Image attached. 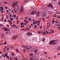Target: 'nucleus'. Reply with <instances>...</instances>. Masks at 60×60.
I'll return each instance as SVG.
<instances>
[{
  "mask_svg": "<svg viewBox=\"0 0 60 60\" xmlns=\"http://www.w3.org/2000/svg\"><path fill=\"white\" fill-rule=\"evenodd\" d=\"M49 44H50V45L52 44L53 45H56V41L55 40H51Z\"/></svg>",
  "mask_w": 60,
  "mask_h": 60,
  "instance_id": "f257e3e1",
  "label": "nucleus"
},
{
  "mask_svg": "<svg viewBox=\"0 0 60 60\" xmlns=\"http://www.w3.org/2000/svg\"><path fill=\"white\" fill-rule=\"evenodd\" d=\"M20 13H21V12L24 11V8H23V7L22 6L21 7L20 9Z\"/></svg>",
  "mask_w": 60,
  "mask_h": 60,
  "instance_id": "f03ea898",
  "label": "nucleus"
},
{
  "mask_svg": "<svg viewBox=\"0 0 60 60\" xmlns=\"http://www.w3.org/2000/svg\"><path fill=\"white\" fill-rule=\"evenodd\" d=\"M36 11H32L31 12H30V14L31 15H34V14H35V13H36Z\"/></svg>",
  "mask_w": 60,
  "mask_h": 60,
  "instance_id": "7ed1b4c3",
  "label": "nucleus"
},
{
  "mask_svg": "<svg viewBox=\"0 0 60 60\" xmlns=\"http://www.w3.org/2000/svg\"><path fill=\"white\" fill-rule=\"evenodd\" d=\"M37 16L39 17L40 16V12L38 11L36 13Z\"/></svg>",
  "mask_w": 60,
  "mask_h": 60,
  "instance_id": "20e7f679",
  "label": "nucleus"
},
{
  "mask_svg": "<svg viewBox=\"0 0 60 60\" xmlns=\"http://www.w3.org/2000/svg\"><path fill=\"white\" fill-rule=\"evenodd\" d=\"M18 38V36L17 35L14 36L13 38V40H16V38Z\"/></svg>",
  "mask_w": 60,
  "mask_h": 60,
  "instance_id": "39448f33",
  "label": "nucleus"
},
{
  "mask_svg": "<svg viewBox=\"0 0 60 60\" xmlns=\"http://www.w3.org/2000/svg\"><path fill=\"white\" fill-rule=\"evenodd\" d=\"M27 35L30 36L32 35V33L30 32H28L27 33Z\"/></svg>",
  "mask_w": 60,
  "mask_h": 60,
  "instance_id": "423d86ee",
  "label": "nucleus"
},
{
  "mask_svg": "<svg viewBox=\"0 0 60 60\" xmlns=\"http://www.w3.org/2000/svg\"><path fill=\"white\" fill-rule=\"evenodd\" d=\"M46 15H47V13H44L42 14V16L43 17H44L46 16Z\"/></svg>",
  "mask_w": 60,
  "mask_h": 60,
  "instance_id": "0eeeda50",
  "label": "nucleus"
},
{
  "mask_svg": "<svg viewBox=\"0 0 60 60\" xmlns=\"http://www.w3.org/2000/svg\"><path fill=\"white\" fill-rule=\"evenodd\" d=\"M17 4V2H16L15 3H14L12 4V5L13 7H14L16 4Z\"/></svg>",
  "mask_w": 60,
  "mask_h": 60,
  "instance_id": "6e6552de",
  "label": "nucleus"
},
{
  "mask_svg": "<svg viewBox=\"0 0 60 60\" xmlns=\"http://www.w3.org/2000/svg\"><path fill=\"white\" fill-rule=\"evenodd\" d=\"M48 7H52V5L50 4L48 5Z\"/></svg>",
  "mask_w": 60,
  "mask_h": 60,
  "instance_id": "1a4fd4ad",
  "label": "nucleus"
},
{
  "mask_svg": "<svg viewBox=\"0 0 60 60\" xmlns=\"http://www.w3.org/2000/svg\"><path fill=\"white\" fill-rule=\"evenodd\" d=\"M27 23H28V21H27L26 22L24 25H26Z\"/></svg>",
  "mask_w": 60,
  "mask_h": 60,
  "instance_id": "9d476101",
  "label": "nucleus"
},
{
  "mask_svg": "<svg viewBox=\"0 0 60 60\" xmlns=\"http://www.w3.org/2000/svg\"><path fill=\"white\" fill-rule=\"evenodd\" d=\"M3 3H4V4H7L8 3V2H3Z\"/></svg>",
  "mask_w": 60,
  "mask_h": 60,
  "instance_id": "9b49d317",
  "label": "nucleus"
},
{
  "mask_svg": "<svg viewBox=\"0 0 60 60\" xmlns=\"http://www.w3.org/2000/svg\"><path fill=\"white\" fill-rule=\"evenodd\" d=\"M16 9L17 10H19V7L18 6H16Z\"/></svg>",
  "mask_w": 60,
  "mask_h": 60,
  "instance_id": "f8f14e48",
  "label": "nucleus"
},
{
  "mask_svg": "<svg viewBox=\"0 0 60 60\" xmlns=\"http://www.w3.org/2000/svg\"><path fill=\"white\" fill-rule=\"evenodd\" d=\"M8 22H10V24H11V25L12 24V21H11L9 20L8 21Z\"/></svg>",
  "mask_w": 60,
  "mask_h": 60,
  "instance_id": "ddd939ff",
  "label": "nucleus"
},
{
  "mask_svg": "<svg viewBox=\"0 0 60 60\" xmlns=\"http://www.w3.org/2000/svg\"><path fill=\"white\" fill-rule=\"evenodd\" d=\"M57 50H60V46H59L57 48Z\"/></svg>",
  "mask_w": 60,
  "mask_h": 60,
  "instance_id": "4468645a",
  "label": "nucleus"
},
{
  "mask_svg": "<svg viewBox=\"0 0 60 60\" xmlns=\"http://www.w3.org/2000/svg\"><path fill=\"white\" fill-rule=\"evenodd\" d=\"M28 47H29V46H28L26 45L24 47V48L25 49H27V48H28Z\"/></svg>",
  "mask_w": 60,
  "mask_h": 60,
  "instance_id": "2eb2a0df",
  "label": "nucleus"
},
{
  "mask_svg": "<svg viewBox=\"0 0 60 60\" xmlns=\"http://www.w3.org/2000/svg\"><path fill=\"white\" fill-rule=\"evenodd\" d=\"M3 29L4 31H7L8 29L6 28H3Z\"/></svg>",
  "mask_w": 60,
  "mask_h": 60,
  "instance_id": "dca6fc26",
  "label": "nucleus"
},
{
  "mask_svg": "<svg viewBox=\"0 0 60 60\" xmlns=\"http://www.w3.org/2000/svg\"><path fill=\"white\" fill-rule=\"evenodd\" d=\"M45 40H46V39L45 38H44L42 39V41H45Z\"/></svg>",
  "mask_w": 60,
  "mask_h": 60,
  "instance_id": "f3484780",
  "label": "nucleus"
},
{
  "mask_svg": "<svg viewBox=\"0 0 60 60\" xmlns=\"http://www.w3.org/2000/svg\"><path fill=\"white\" fill-rule=\"evenodd\" d=\"M11 30V29H8L7 31L8 32H10V31Z\"/></svg>",
  "mask_w": 60,
  "mask_h": 60,
  "instance_id": "a211bd4d",
  "label": "nucleus"
},
{
  "mask_svg": "<svg viewBox=\"0 0 60 60\" xmlns=\"http://www.w3.org/2000/svg\"><path fill=\"white\" fill-rule=\"evenodd\" d=\"M42 34H44V35H46V32H43Z\"/></svg>",
  "mask_w": 60,
  "mask_h": 60,
  "instance_id": "6ab92c4d",
  "label": "nucleus"
},
{
  "mask_svg": "<svg viewBox=\"0 0 60 60\" xmlns=\"http://www.w3.org/2000/svg\"><path fill=\"white\" fill-rule=\"evenodd\" d=\"M30 60H33L34 59L33 58V57H31L30 58Z\"/></svg>",
  "mask_w": 60,
  "mask_h": 60,
  "instance_id": "aec40b11",
  "label": "nucleus"
},
{
  "mask_svg": "<svg viewBox=\"0 0 60 60\" xmlns=\"http://www.w3.org/2000/svg\"><path fill=\"white\" fill-rule=\"evenodd\" d=\"M37 26H36V25H35L34 26V29H35V28H37Z\"/></svg>",
  "mask_w": 60,
  "mask_h": 60,
  "instance_id": "412c9836",
  "label": "nucleus"
},
{
  "mask_svg": "<svg viewBox=\"0 0 60 60\" xmlns=\"http://www.w3.org/2000/svg\"><path fill=\"white\" fill-rule=\"evenodd\" d=\"M10 48H11V49H14V46H11L10 47Z\"/></svg>",
  "mask_w": 60,
  "mask_h": 60,
  "instance_id": "4be33fe9",
  "label": "nucleus"
},
{
  "mask_svg": "<svg viewBox=\"0 0 60 60\" xmlns=\"http://www.w3.org/2000/svg\"><path fill=\"white\" fill-rule=\"evenodd\" d=\"M38 50V49H37L36 50H35L34 52V53H36V52Z\"/></svg>",
  "mask_w": 60,
  "mask_h": 60,
  "instance_id": "5701e85b",
  "label": "nucleus"
},
{
  "mask_svg": "<svg viewBox=\"0 0 60 60\" xmlns=\"http://www.w3.org/2000/svg\"><path fill=\"white\" fill-rule=\"evenodd\" d=\"M6 57L7 58H8V59H9L10 58H9V56H6Z\"/></svg>",
  "mask_w": 60,
  "mask_h": 60,
  "instance_id": "b1692460",
  "label": "nucleus"
},
{
  "mask_svg": "<svg viewBox=\"0 0 60 60\" xmlns=\"http://www.w3.org/2000/svg\"><path fill=\"white\" fill-rule=\"evenodd\" d=\"M54 22H55L56 23H57L58 22V21H57V20H56V21Z\"/></svg>",
  "mask_w": 60,
  "mask_h": 60,
  "instance_id": "393cba45",
  "label": "nucleus"
},
{
  "mask_svg": "<svg viewBox=\"0 0 60 60\" xmlns=\"http://www.w3.org/2000/svg\"><path fill=\"white\" fill-rule=\"evenodd\" d=\"M28 19H29V20H30V21H31V18H28Z\"/></svg>",
  "mask_w": 60,
  "mask_h": 60,
  "instance_id": "a878e982",
  "label": "nucleus"
},
{
  "mask_svg": "<svg viewBox=\"0 0 60 60\" xmlns=\"http://www.w3.org/2000/svg\"><path fill=\"white\" fill-rule=\"evenodd\" d=\"M54 22H55V20H53L52 21V24H54Z\"/></svg>",
  "mask_w": 60,
  "mask_h": 60,
  "instance_id": "bb28decb",
  "label": "nucleus"
},
{
  "mask_svg": "<svg viewBox=\"0 0 60 60\" xmlns=\"http://www.w3.org/2000/svg\"><path fill=\"white\" fill-rule=\"evenodd\" d=\"M15 51L17 52H19V51H18V49H16L15 50Z\"/></svg>",
  "mask_w": 60,
  "mask_h": 60,
  "instance_id": "cd10ccee",
  "label": "nucleus"
},
{
  "mask_svg": "<svg viewBox=\"0 0 60 60\" xmlns=\"http://www.w3.org/2000/svg\"><path fill=\"white\" fill-rule=\"evenodd\" d=\"M2 36H3V38H4V34H2L1 35Z\"/></svg>",
  "mask_w": 60,
  "mask_h": 60,
  "instance_id": "c85d7f7f",
  "label": "nucleus"
},
{
  "mask_svg": "<svg viewBox=\"0 0 60 60\" xmlns=\"http://www.w3.org/2000/svg\"><path fill=\"white\" fill-rule=\"evenodd\" d=\"M13 60H15V57H14L13 58Z\"/></svg>",
  "mask_w": 60,
  "mask_h": 60,
  "instance_id": "c756f323",
  "label": "nucleus"
},
{
  "mask_svg": "<svg viewBox=\"0 0 60 60\" xmlns=\"http://www.w3.org/2000/svg\"><path fill=\"white\" fill-rule=\"evenodd\" d=\"M2 56H3V57H5V55H4V54H2Z\"/></svg>",
  "mask_w": 60,
  "mask_h": 60,
  "instance_id": "7c9ffc66",
  "label": "nucleus"
},
{
  "mask_svg": "<svg viewBox=\"0 0 60 60\" xmlns=\"http://www.w3.org/2000/svg\"><path fill=\"white\" fill-rule=\"evenodd\" d=\"M56 25L57 26H60V24H57Z\"/></svg>",
  "mask_w": 60,
  "mask_h": 60,
  "instance_id": "2f4dec72",
  "label": "nucleus"
},
{
  "mask_svg": "<svg viewBox=\"0 0 60 60\" xmlns=\"http://www.w3.org/2000/svg\"><path fill=\"white\" fill-rule=\"evenodd\" d=\"M10 20L12 21L13 20V18H11V19H10Z\"/></svg>",
  "mask_w": 60,
  "mask_h": 60,
  "instance_id": "473e14b6",
  "label": "nucleus"
},
{
  "mask_svg": "<svg viewBox=\"0 0 60 60\" xmlns=\"http://www.w3.org/2000/svg\"><path fill=\"white\" fill-rule=\"evenodd\" d=\"M30 56H33V54H30Z\"/></svg>",
  "mask_w": 60,
  "mask_h": 60,
  "instance_id": "72a5a7b5",
  "label": "nucleus"
},
{
  "mask_svg": "<svg viewBox=\"0 0 60 60\" xmlns=\"http://www.w3.org/2000/svg\"><path fill=\"white\" fill-rule=\"evenodd\" d=\"M26 49H24L23 50V51H24V52H26Z\"/></svg>",
  "mask_w": 60,
  "mask_h": 60,
  "instance_id": "f704fd0d",
  "label": "nucleus"
},
{
  "mask_svg": "<svg viewBox=\"0 0 60 60\" xmlns=\"http://www.w3.org/2000/svg\"><path fill=\"white\" fill-rule=\"evenodd\" d=\"M16 17V15H14V18H15Z\"/></svg>",
  "mask_w": 60,
  "mask_h": 60,
  "instance_id": "c9c22d12",
  "label": "nucleus"
},
{
  "mask_svg": "<svg viewBox=\"0 0 60 60\" xmlns=\"http://www.w3.org/2000/svg\"><path fill=\"white\" fill-rule=\"evenodd\" d=\"M13 28H19V27H18V26H17V27H13Z\"/></svg>",
  "mask_w": 60,
  "mask_h": 60,
  "instance_id": "e433bc0d",
  "label": "nucleus"
},
{
  "mask_svg": "<svg viewBox=\"0 0 60 60\" xmlns=\"http://www.w3.org/2000/svg\"><path fill=\"white\" fill-rule=\"evenodd\" d=\"M11 54H12L13 56H14V52H12Z\"/></svg>",
  "mask_w": 60,
  "mask_h": 60,
  "instance_id": "4c0bfd02",
  "label": "nucleus"
},
{
  "mask_svg": "<svg viewBox=\"0 0 60 60\" xmlns=\"http://www.w3.org/2000/svg\"><path fill=\"white\" fill-rule=\"evenodd\" d=\"M9 48H8L7 49V51H8L9 50Z\"/></svg>",
  "mask_w": 60,
  "mask_h": 60,
  "instance_id": "58836bf2",
  "label": "nucleus"
},
{
  "mask_svg": "<svg viewBox=\"0 0 60 60\" xmlns=\"http://www.w3.org/2000/svg\"><path fill=\"white\" fill-rule=\"evenodd\" d=\"M3 56L1 55L0 56V58H3Z\"/></svg>",
  "mask_w": 60,
  "mask_h": 60,
  "instance_id": "ea45409f",
  "label": "nucleus"
},
{
  "mask_svg": "<svg viewBox=\"0 0 60 60\" xmlns=\"http://www.w3.org/2000/svg\"><path fill=\"white\" fill-rule=\"evenodd\" d=\"M22 31H24V30H26V29H23L22 30Z\"/></svg>",
  "mask_w": 60,
  "mask_h": 60,
  "instance_id": "a19ab883",
  "label": "nucleus"
},
{
  "mask_svg": "<svg viewBox=\"0 0 60 60\" xmlns=\"http://www.w3.org/2000/svg\"><path fill=\"white\" fill-rule=\"evenodd\" d=\"M26 29L27 30H29V29L28 28V27H27Z\"/></svg>",
  "mask_w": 60,
  "mask_h": 60,
  "instance_id": "79ce46f5",
  "label": "nucleus"
},
{
  "mask_svg": "<svg viewBox=\"0 0 60 60\" xmlns=\"http://www.w3.org/2000/svg\"><path fill=\"white\" fill-rule=\"evenodd\" d=\"M49 26H47V30H48V28H49Z\"/></svg>",
  "mask_w": 60,
  "mask_h": 60,
  "instance_id": "37998d69",
  "label": "nucleus"
},
{
  "mask_svg": "<svg viewBox=\"0 0 60 60\" xmlns=\"http://www.w3.org/2000/svg\"><path fill=\"white\" fill-rule=\"evenodd\" d=\"M25 19H28V17H26Z\"/></svg>",
  "mask_w": 60,
  "mask_h": 60,
  "instance_id": "c03bdc74",
  "label": "nucleus"
},
{
  "mask_svg": "<svg viewBox=\"0 0 60 60\" xmlns=\"http://www.w3.org/2000/svg\"><path fill=\"white\" fill-rule=\"evenodd\" d=\"M42 19L44 21H45V19H44V18H42Z\"/></svg>",
  "mask_w": 60,
  "mask_h": 60,
  "instance_id": "a18cd8bd",
  "label": "nucleus"
},
{
  "mask_svg": "<svg viewBox=\"0 0 60 60\" xmlns=\"http://www.w3.org/2000/svg\"><path fill=\"white\" fill-rule=\"evenodd\" d=\"M40 29H41L42 28V26H40Z\"/></svg>",
  "mask_w": 60,
  "mask_h": 60,
  "instance_id": "49530a36",
  "label": "nucleus"
},
{
  "mask_svg": "<svg viewBox=\"0 0 60 60\" xmlns=\"http://www.w3.org/2000/svg\"><path fill=\"white\" fill-rule=\"evenodd\" d=\"M10 60H12V58H11V57H10Z\"/></svg>",
  "mask_w": 60,
  "mask_h": 60,
  "instance_id": "de8ad7c7",
  "label": "nucleus"
},
{
  "mask_svg": "<svg viewBox=\"0 0 60 60\" xmlns=\"http://www.w3.org/2000/svg\"><path fill=\"white\" fill-rule=\"evenodd\" d=\"M1 21H2V22H3V21H4V20H3V19H1Z\"/></svg>",
  "mask_w": 60,
  "mask_h": 60,
  "instance_id": "09e8293b",
  "label": "nucleus"
},
{
  "mask_svg": "<svg viewBox=\"0 0 60 60\" xmlns=\"http://www.w3.org/2000/svg\"><path fill=\"white\" fill-rule=\"evenodd\" d=\"M15 60H18V58L16 57L15 58Z\"/></svg>",
  "mask_w": 60,
  "mask_h": 60,
  "instance_id": "8fccbe9b",
  "label": "nucleus"
},
{
  "mask_svg": "<svg viewBox=\"0 0 60 60\" xmlns=\"http://www.w3.org/2000/svg\"><path fill=\"white\" fill-rule=\"evenodd\" d=\"M5 56H8V55L7 54H5Z\"/></svg>",
  "mask_w": 60,
  "mask_h": 60,
  "instance_id": "3c124183",
  "label": "nucleus"
},
{
  "mask_svg": "<svg viewBox=\"0 0 60 60\" xmlns=\"http://www.w3.org/2000/svg\"><path fill=\"white\" fill-rule=\"evenodd\" d=\"M7 43V42L6 41L5 42V43H4V44L5 45H6V43Z\"/></svg>",
  "mask_w": 60,
  "mask_h": 60,
  "instance_id": "603ef678",
  "label": "nucleus"
},
{
  "mask_svg": "<svg viewBox=\"0 0 60 60\" xmlns=\"http://www.w3.org/2000/svg\"><path fill=\"white\" fill-rule=\"evenodd\" d=\"M17 24H19V21H17Z\"/></svg>",
  "mask_w": 60,
  "mask_h": 60,
  "instance_id": "864d4df0",
  "label": "nucleus"
},
{
  "mask_svg": "<svg viewBox=\"0 0 60 60\" xmlns=\"http://www.w3.org/2000/svg\"><path fill=\"white\" fill-rule=\"evenodd\" d=\"M7 12H9V10H7Z\"/></svg>",
  "mask_w": 60,
  "mask_h": 60,
  "instance_id": "5fc2aeb1",
  "label": "nucleus"
},
{
  "mask_svg": "<svg viewBox=\"0 0 60 60\" xmlns=\"http://www.w3.org/2000/svg\"><path fill=\"white\" fill-rule=\"evenodd\" d=\"M38 34H41V32H40L39 31H38Z\"/></svg>",
  "mask_w": 60,
  "mask_h": 60,
  "instance_id": "6e6d98bb",
  "label": "nucleus"
},
{
  "mask_svg": "<svg viewBox=\"0 0 60 60\" xmlns=\"http://www.w3.org/2000/svg\"><path fill=\"white\" fill-rule=\"evenodd\" d=\"M44 54H47V53L45 52H44Z\"/></svg>",
  "mask_w": 60,
  "mask_h": 60,
  "instance_id": "4d7b16f0",
  "label": "nucleus"
},
{
  "mask_svg": "<svg viewBox=\"0 0 60 60\" xmlns=\"http://www.w3.org/2000/svg\"><path fill=\"white\" fill-rule=\"evenodd\" d=\"M36 23L34 22H33V25H34V24H36Z\"/></svg>",
  "mask_w": 60,
  "mask_h": 60,
  "instance_id": "13d9d810",
  "label": "nucleus"
},
{
  "mask_svg": "<svg viewBox=\"0 0 60 60\" xmlns=\"http://www.w3.org/2000/svg\"><path fill=\"white\" fill-rule=\"evenodd\" d=\"M6 21V19H5L4 20V22H5Z\"/></svg>",
  "mask_w": 60,
  "mask_h": 60,
  "instance_id": "bf43d9fd",
  "label": "nucleus"
},
{
  "mask_svg": "<svg viewBox=\"0 0 60 60\" xmlns=\"http://www.w3.org/2000/svg\"><path fill=\"white\" fill-rule=\"evenodd\" d=\"M19 18V17H17V18H16V20L18 19V18Z\"/></svg>",
  "mask_w": 60,
  "mask_h": 60,
  "instance_id": "052dcab7",
  "label": "nucleus"
},
{
  "mask_svg": "<svg viewBox=\"0 0 60 60\" xmlns=\"http://www.w3.org/2000/svg\"><path fill=\"white\" fill-rule=\"evenodd\" d=\"M12 26H15V25L14 24L13 25H12Z\"/></svg>",
  "mask_w": 60,
  "mask_h": 60,
  "instance_id": "680f3d73",
  "label": "nucleus"
},
{
  "mask_svg": "<svg viewBox=\"0 0 60 60\" xmlns=\"http://www.w3.org/2000/svg\"><path fill=\"white\" fill-rule=\"evenodd\" d=\"M30 49H32V46H30Z\"/></svg>",
  "mask_w": 60,
  "mask_h": 60,
  "instance_id": "e2e57ef3",
  "label": "nucleus"
},
{
  "mask_svg": "<svg viewBox=\"0 0 60 60\" xmlns=\"http://www.w3.org/2000/svg\"><path fill=\"white\" fill-rule=\"evenodd\" d=\"M9 33L8 32H6V34H9Z\"/></svg>",
  "mask_w": 60,
  "mask_h": 60,
  "instance_id": "0e129e2a",
  "label": "nucleus"
},
{
  "mask_svg": "<svg viewBox=\"0 0 60 60\" xmlns=\"http://www.w3.org/2000/svg\"><path fill=\"white\" fill-rule=\"evenodd\" d=\"M4 12V11H3L1 12V13H3Z\"/></svg>",
  "mask_w": 60,
  "mask_h": 60,
  "instance_id": "69168bd1",
  "label": "nucleus"
},
{
  "mask_svg": "<svg viewBox=\"0 0 60 60\" xmlns=\"http://www.w3.org/2000/svg\"><path fill=\"white\" fill-rule=\"evenodd\" d=\"M49 18V16H47L46 17V18H47V19H48Z\"/></svg>",
  "mask_w": 60,
  "mask_h": 60,
  "instance_id": "338daca9",
  "label": "nucleus"
},
{
  "mask_svg": "<svg viewBox=\"0 0 60 60\" xmlns=\"http://www.w3.org/2000/svg\"><path fill=\"white\" fill-rule=\"evenodd\" d=\"M59 27V28H58L59 30H60V27Z\"/></svg>",
  "mask_w": 60,
  "mask_h": 60,
  "instance_id": "774afa93",
  "label": "nucleus"
}]
</instances>
